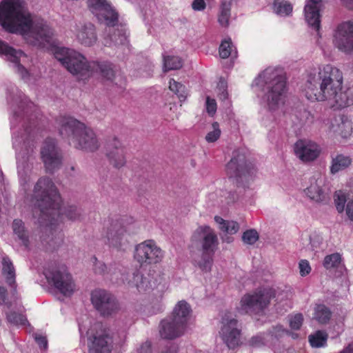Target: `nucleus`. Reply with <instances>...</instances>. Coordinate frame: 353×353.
<instances>
[{
	"label": "nucleus",
	"instance_id": "nucleus-3",
	"mask_svg": "<svg viewBox=\"0 0 353 353\" xmlns=\"http://www.w3.org/2000/svg\"><path fill=\"white\" fill-rule=\"evenodd\" d=\"M343 83V74L339 68L322 65L308 74L305 95L310 101H326L333 108H343L353 105V85L345 88Z\"/></svg>",
	"mask_w": 353,
	"mask_h": 353
},
{
	"label": "nucleus",
	"instance_id": "nucleus-30",
	"mask_svg": "<svg viewBox=\"0 0 353 353\" xmlns=\"http://www.w3.org/2000/svg\"><path fill=\"white\" fill-rule=\"evenodd\" d=\"M191 312L190 305L185 301L182 300L175 305L172 318L174 319L175 322L186 329Z\"/></svg>",
	"mask_w": 353,
	"mask_h": 353
},
{
	"label": "nucleus",
	"instance_id": "nucleus-53",
	"mask_svg": "<svg viewBox=\"0 0 353 353\" xmlns=\"http://www.w3.org/2000/svg\"><path fill=\"white\" fill-rule=\"evenodd\" d=\"M192 8L195 11H202L206 8V3L204 0H194Z\"/></svg>",
	"mask_w": 353,
	"mask_h": 353
},
{
	"label": "nucleus",
	"instance_id": "nucleus-54",
	"mask_svg": "<svg viewBox=\"0 0 353 353\" xmlns=\"http://www.w3.org/2000/svg\"><path fill=\"white\" fill-rule=\"evenodd\" d=\"M34 340L37 341V343L41 347H42L43 349H46L47 347L48 343H47V339L45 336L40 335V334H34Z\"/></svg>",
	"mask_w": 353,
	"mask_h": 353
},
{
	"label": "nucleus",
	"instance_id": "nucleus-40",
	"mask_svg": "<svg viewBox=\"0 0 353 353\" xmlns=\"http://www.w3.org/2000/svg\"><path fill=\"white\" fill-rule=\"evenodd\" d=\"M182 60L176 56L163 57V70L164 71L171 70H178L182 67Z\"/></svg>",
	"mask_w": 353,
	"mask_h": 353
},
{
	"label": "nucleus",
	"instance_id": "nucleus-4",
	"mask_svg": "<svg viewBox=\"0 0 353 353\" xmlns=\"http://www.w3.org/2000/svg\"><path fill=\"white\" fill-rule=\"evenodd\" d=\"M30 202L32 206L33 216L41 225L52 229L63 214L70 220H76L81 216V210L71 205L61 209L60 196L52 181L47 177L40 178L34 185Z\"/></svg>",
	"mask_w": 353,
	"mask_h": 353
},
{
	"label": "nucleus",
	"instance_id": "nucleus-22",
	"mask_svg": "<svg viewBox=\"0 0 353 353\" xmlns=\"http://www.w3.org/2000/svg\"><path fill=\"white\" fill-rule=\"evenodd\" d=\"M77 41L85 47L94 46L98 40L97 30L90 22H78L72 30Z\"/></svg>",
	"mask_w": 353,
	"mask_h": 353
},
{
	"label": "nucleus",
	"instance_id": "nucleus-18",
	"mask_svg": "<svg viewBox=\"0 0 353 353\" xmlns=\"http://www.w3.org/2000/svg\"><path fill=\"white\" fill-rule=\"evenodd\" d=\"M91 301L94 308L103 316H110L119 309L114 296L105 290H93L91 293Z\"/></svg>",
	"mask_w": 353,
	"mask_h": 353
},
{
	"label": "nucleus",
	"instance_id": "nucleus-7",
	"mask_svg": "<svg viewBox=\"0 0 353 353\" xmlns=\"http://www.w3.org/2000/svg\"><path fill=\"white\" fill-rule=\"evenodd\" d=\"M90 11L98 21L105 26L103 34V43L112 47L127 43L125 31L119 24L118 13L106 0H88Z\"/></svg>",
	"mask_w": 353,
	"mask_h": 353
},
{
	"label": "nucleus",
	"instance_id": "nucleus-52",
	"mask_svg": "<svg viewBox=\"0 0 353 353\" xmlns=\"http://www.w3.org/2000/svg\"><path fill=\"white\" fill-rule=\"evenodd\" d=\"M206 109L207 112L210 114L213 115L216 110V103L214 99L207 97L206 99Z\"/></svg>",
	"mask_w": 353,
	"mask_h": 353
},
{
	"label": "nucleus",
	"instance_id": "nucleus-32",
	"mask_svg": "<svg viewBox=\"0 0 353 353\" xmlns=\"http://www.w3.org/2000/svg\"><path fill=\"white\" fill-rule=\"evenodd\" d=\"M128 274L122 272L120 266L116 263L108 265L105 279H109L116 283H125Z\"/></svg>",
	"mask_w": 353,
	"mask_h": 353
},
{
	"label": "nucleus",
	"instance_id": "nucleus-34",
	"mask_svg": "<svg viewBox=\"0 0 353 353\" xmlns=\"http://www.w3.org/2000/svg\"><path fill=\"white\" fill-rule=\"evenodd\" d=\"M12 230L14 234L17 236L20 243L26 248H29L28 236L24 228L23 223L21 220L15 219L12 223Z\"/></svg>",
	"mask_w": 353,
	"mask_h": 353
},
{
	"label": "nucleus",
	"instance_id": "nucleus-61",
	"mask_svg": "<svg viewBox=\"0 0 353 353\" xmlns=\"http://www.w3.org/2000/svg\"><path fill=\"white\" fill-rule=\"evenodd\" d=\"M236 196L234 194H232V198H230L229 200L227 201L228 203L233 202L236 199Z\"/></svg>",
	"mask_w": 353,
	"mask_h": 353
},
{
	"label": "nucleus",
	"instance_id": "nucleus-58",
	"mask_svg": "<svg viewBox=\"0 0 353 353\" xmlns=\"http://www.w3.org/2000/svg\"><path fill=\"white\" fill-rule=\"evenodd\" d=\"M341 2L342 5L347 9H353V0H341Z\"/></svg>",
	"mask_w": 353,
	"mask_h": 353
},
{
	"label": "nucleus",
	"instance_id": "nucleus-20",
	"mask_svg": "<svg viewBox=\"0 0 353 353\" xmlns=\"http://www.w3.org/2000/svg\"><path fill=\"white\" fill-rule=\"evenodd\" d=\"M41 156L48 172H53L60 168L61 154L54 139H47L45 141L41 150Z\"/></svg>",
	"mask_w": 353,
	"mask_h": 353
},
{
	"label": "nucleus",
	"instance_id": "nucleus-1",
	"mask_svg": "<svg viewBox=\"0 0 353 353\" xmlns=\"http://www.w3.org/2000/svg\"><path fill=\"white\" fill-rule=\"evenodd\" d=\"M8 100L13 108L10 120L12 147L16 151L17 172L21 186L26 191L30 181L35 148L37 129L34 123L28 126L34 105L17 88L8 90Z\"/></svg>",
	"mask_w": 353,
	"mask_h": 353
},
{
	"label": "nucleus",
	"instance_id": "nucleus-49",
	"mask_svg": "<svg viewBox=\"0 0 353 353\" xmlns=\"http://www.w3.org/2000/svg\"><path fill=\"white\" fill-rule=\"evenodd\" d=\"M269 334L257 335L253 336L250 340L249 343L251 346L259 347L262 345L266 344V343L269 340Z\"/></svg>",
	"mask_w": 353,
	"mask_h": 353
},
{
	"label": "nucleus",
	"instance_id": "nucleus-17",
	"mask_svg": "<svg viewBox=\"0 0 353 353\" xmlns=\"http://www.w3.org/2000/svg\"><path fill=\"white\" fill-rule=\"evenodd\" d=\"M254 165L246 160L245 155L239 151H235L233 157L228 163L226 172L230 178L248 179L255 172Z\"/></svg>",
	"mask_w": 353,
	"mask_h": 353
},
{
	"label": "nucleus",
	"instance_id": "nucleus-14",
	"mask_svg": "<svg viewBox=\"0 0 353 353\" xmlns=\"http://www.w3.org/2000/svg\"><path fill=\"white\" fill-rule=\"evenodd\" d=\"M165 279L160 273H149L146 276L134 272L129 275L126 284L129 288L136 289L140 293H144L154 288H164Z\"/></svg>",
	"mask_w": 353,
	"mask_h": 353
},
{
	"label": "nucleus",
	"instance_id": "nucleus-55",
	"mask_svg": "<svg viewBox=\"0 0 353 353\" xmlns=\"http://www.w3.org/2000/svg\"><path fill=\"white\" fill-rule=\"evenodd\" d=\"M134 353H152L150 343L147 341L143 343Z\"/></svg>",
	"mask_w": 353,
	"mask_h": 353
},
{
	"label": "nucleus",
	"instance_id": "nucleus-13",
	"mask_svg": "<svg viewBox=\"0 0 353 353\" xmlns=\"http://www.w3.org/2000/svg\"><path fill=\"white\" fill-rule=\"evenodd\" d=\"M219 335L229 349H234L240 344L241 327L234 314L225 312L221 319Z\"/></svg>",
	"mask_w": 353,
	"mask_h": 353
},
{
	"label": "nucleus",
	"instance_id": "nucleus-62",
	"mask_svg": "<svg viewBox=\"0 0 353 353\" xmlns=\"http://www.w3.org/2000/svg\"><path fill=\"white\" fill-rule=\"evenodd\" d=\"M350 191H351V194H352V195L351 196V197H352V198H353V183H352V185L351 186V190H350Z\"/></svg>",
	"mask_w": 353,
	"mask_h": 353
},
{
	"label": "nucleus",
	"instance_id": "nucleus-26",
	"mask_svg": "<svg viewBox=\"0 0 353 353\" xmlns=\"http://www.w3.org/2000/svg\"><path fill=\"white\" fill-rule=\"evenodd\" d=\"M336 208L339 213L345 211L348 219L353 221V198L350 192L344 190L336 191L334 194Z\"/></svg>",
	"mask_w": 353,
	"mask_h": 353
},
{
	"label": "nucleus",
	"instance_id": "nucleus-27",
	"mask_svg": "<svg viewBox=\"0 0 353 353\" xmlns=\"http://www.w3.org/2000/svg\"><path fill=\"white\" fill-rule=\"evenodd\" d=\"M185 329L172 318L164 319L161 322L159 333L162 338L172 339L182 335Z\"/></svg>",
	"mask_w": 353,
	"mask_h": 353
},
{
	"label": "nucleus",
	"instance_id": "nucleus-37",
	"mask_svg": "<svg viewBox=\"0 0 353 353\" xmlns=\"http://www.w3.org/2000/svg\"><path fill=\"white\" fill-rule=\"evenodd\" d=\"M331 317L330 309L323 304H318L314 307V319L320 323H326Z\"/></svg>",
	"mask_w": 353,
	"mask_h": 353
},
{
	"label": "nucleus",
	"instance_id": "nucleus-44",
	"mask_svg": "<svg viewBox=\"0 0 353 353\" xmlns=\"http://www.w3.org/2000/svg\"><path fill=\"white\" fill-rule=\"evenodd\" d=\"M221 129L217 122H214L212 124V130H210L206 136L205 140L208 143H214L221 136Z\"/></svg>",
	"mask_w": 353,
	"mask_h": 353
},
{
	"label": "nucleus",
	"instance_id": "nucleus-15",
	"mask_svg": "<svg viewBox=\"0 0 353 353\" xmlns=\"http://www.w3.org/2000/svg\"><path fill=\"white\" fill-rule=\"evenodd\" d=\"M333 46L344 54H349L353 46V21L347 20L338 23L332 30Z\"/></svg>",
	"mask_w": 353,
	"mask_h": 353
},
{
	"label": "nucleus",
	"instance_id": "nucleus-2",
	"mask_svg": "<svg viewBox=\"0 0 353 353\" xmlns=\"http://www.w3.org/2000/svg\"><path fill=\"white\" fill-rule=\"evenodd\" d=\"M0 26L8 32L21 34L33 46H54V30L43 19L32 14L23 0L0 3Z\"/></svg>",
	"mask_w": 353,
	"mask_h": 353
},
{
	"label": "nucleus",
	"instance_id": "nucleus-48",
	"mask_svg": "<svg viewBox=\"0 0 353 353\" xmlns=\"http://www.w3.org/2000/svg\"><path fill=\"white\" fill-rule=\"evenodd\" d=\"M303 317L301 314H296L289 317V323L292 329L299 330L303 323Z\"/></svg>",
	"mask_w": 353,
	"mask_h": 353
},
{
	"label": "nucleus",
	"instance_id": "nucleus-36",
	"mask_svg": "<svg viewBox=\"0 0 353 353\" xmlns=\"http://www.w3.org/2000/svg\"><path fill=\"white\" fill-rule=\"evenodd\" d=\"M214 221L219 225V229L230 234H236L239 230V225L236 221H225L220 216H216Z\"/></svg>",
	"mask_w": 353,
	"mask_h": 353
},
{
	"label": "nucleus",
	"instance_id": "nucleus-28",
	"mask_svg": "<svg viewBox=\"0 0 353 353\" xmlns=\"http://www.w3.org/2000/svg\"><path fill=\"white\" fill-rule=\"evenodd\" d=\"M351 122L343 117H335L330 121L329 132L343 138L348 137L352 133Z\"/></svg>",
	"mask_w": 353,
	"mask_h": 353
},
{
	"label": "nucleus",
	"instance_id": "nucleus-47",
	"mask_svg": "<svg viewBox=\"0 0 353 353\" xmlns=\"http://www.w3.org/2000/svg\"><path fill=\"white\" fill-rule=\"evenodd\" d=\"M94 271L95 274L102 275L105 279L108 269V265L105 264L103 261H98L94 258Z\"/></svg>",
	"mask_w": 353,
	"mask_h": 353
},
{
	"label": "nucleus",
	"instance_id": "nucleus-12",
	"mask_svg": "<svg viewBox=\"0 0 353 353\" xmlns=\"http://www.w3.org/2000/svg\"><path fill=\"white\" fill-rule=\"evenodd\" d=\"M274 296L272 289L265 288L245 294L241 300L239 310L242 312H259L263 310Z\"/></svg>",
	"mask_w": 353,
	"mask_h": 353
},
{
	"label": "nucleus",
	"instance_id": "nucleus-42",
	"mask_svg": "<svg viewBox=\"0 0 353 353\" xmlns=\"http://www.w3.org/2000/svg\"><path fill=\"white\" fill-rule=\"evenodd\" d=\"M327 339V334L321 331H318L314 334L309 336V342L313 347H321L325 346Z\"/></svg>",
	"mask_w": 353,
	"mask_h": 353
},
{
	"label": "nucleus",
	"instance_id": "nucleus-29",
	"mask_svg": "<svg viewBox=\"0 0 353 353\" xmlns=\"http://www.w3.org/2000/svg\"><path fill=\"white\" fill-rule=\"evenodd\" d=\"M325 181L323 177L313 179L310 181V185L305 192L306 195L315 202H322L326 199V194L323 189Z\"/></svg>",
	"mask_w": 353,
	"mask_h": 353
},
{
	"label": "nucleus",
	"instance_id": "nucleus-50",
	"mask_svg": "<svg viewBox=\"0 0 353 353\" xmlns=\"http://www.w3.org/2000/svg\"><path fill=\"white\" fill-rule=\"evenodd\" d=\"M289 332L286 330H285L281 325H277L274 327H273L272 331L269 334V338L274 337L276 339H278L279 337H281L282 336L285 334H288Z\"/></svg>",
	"mask_w": 353,
	"mask_h": 353
},
{
	"label": "nucleus",
	"instance_id": "nucleus-56",
	"mask_svg": "<svg viewBox=\"0 0 353 353\" xmlns=\"http://www.w3.org/2000/svg\"><path fill=\"white\" fill-rule=\"evenodd\" d=\"M220 92L219 93V99L221 101H225L228 99V92L225 89V85L223 83H221V87L219 88Z\"/></svg>",
	"mask_w": 353,
	"mask_h": 353
},
{
	"label": "nucleus",
	"instance_id": "nucleus-43",
	"mask_svg": "<svg viewBox=\"0 0 353 353\" xmlns=\"http://www.w3.org/2000/svg\"><path fill=\"white\" fill-rule=\"evenodd\" d=\"M233 46L231 39H225L222 41L219 47V55L222 59H226L229 57L232 53L234 57L236 56V50L232 49Z\"/></svg>",
	"mask_w": 353,
	"mask_h": 353
},
{
	"label": "nucleus",
	"instance_id": "nucleus-19",
	"mask_svg": "<svg viewBox=\"0 0 353 353\" xmlns=\"http://www.w3.org/2000/svg\"><path fill=\"white\" fill-rule=\"evenodd\" d=\"M0 56L12 63L14 70L23 79L28 80L30 77L28 70L21 63L26 59V55L21 50H16L6 42L0 39Z\"/></svg>",
	"mask_w": 353,
	"mask_h": 353
},
{
	"label": "nucleus",
	"instance_id": "nucleus-60",
	"mask_svg": "<svg viewBox=\"0 0 353 353\" xmlns=\"http://www.w3.org/2000/svg\"><path fill=\"white\" fill-rule=\"evenodd\" d=\"M281 353H295V350L292 348L283 350Z\"/></svg>",
	"mask_w": 353,
	"mask_h": 353
},
{
	"label": "nucleus",
	"instance_id": "nucleus-57",
	"mask_svg": "<svg viewBox=\"0 0 353 353\" xmlns=\"http://www.w3.org/2000/svg\"><path fill=\"white\" fill-rule=\"evenodd\" d=\"M7 290L3 287H0V304L5 303L6 300Z\"/></svg>",
	"mask_w": 353,
	"mask_h": 353
},
{
	"label": "nucleus",
	"instance_id": "nucleus-10",
	"mask_svg": "<svg viewBox=\"0 0 353 353\" xmlns=\"http://www.w3.org/2000/svg\"><path fill=\"white\" fill-rule=\"evenodd\" d=\"M44 274L48 283L64 296H70L75 292V282L65 265L49 266L46 269Z\"/></svg>",
	"mask_w": 353,
	"mask_h": 353
},
{
	"label": "nucleus",
	"instance_id": "nucleus-38",
	"mask_svg": "<svg viewBox=\"0 0 353 353\" xmlns=\"http://www.w3.org/2000/svg\"><path fill=\"white\" fill-rule=\"evenodd\" d=\"M274 12L281 17H287L292 12V4L285 0H276L273 4Z\"/></svg>",
	"mask_w": 353,
	"mask_h": 353
},
{
	"label": "nucleus",
	"instance_id": "nucleus-35",
	"mask_svg": "<svg viewBox=\"0 0 353 353\" xmlns=\"http://www.w3.org/2000/svg\"><path fill=\"white\" fill-rule=\"evenodd\" d=\"M231 2L230 1H223L219 8L218 21L223 27H227L229 25L230 18Z\"/></svg>",
	"mask_w": 353,
	"mask_h": 353
},
{
	"label": "nucleus",
	"instance_id": "nucleus-21",
	"mask_svg": "<svg viewBox=\"0 0 353 353\" xmlns=\"http://www.w3.org/2000/svg\"><path fill=\"white\" fill-rule=\"evenodd\" d=\"M294 153L302 162L307 163L316 160L321 154V147L314 141L300 139L294 145Z\"/></svg>",
	"mask_w": 353,
	"mask_h": 353
},
{
	"label": "nucleus",
	"instance_id": "nucleus-59",
	"mask_svg": "<svg viewBox=\"0 0 353 353\" xmlns=\"http://www.w3.org/2000/svg\"><path fill=\"white\" fill-rule=\"evenodd\" d=\"M79 332H80L81 334H83V332L84 331H85V330H86L85 326H84L83 325H81L80 323L79 325Z\"/></svg>",
	"mask_w": 353,
	"mask_h": 353
},
{
	"label": "nucleus",
	"instance_id": "nucleus-8",
	"mask_svg": "<svg viewBox=\"0 0 353 353\" xmlns=\"http://www.w3.org/2000/svg\"><path fill=\"white\" fill-rule=\"evenodd\" d=\"M59 124L61 136L74 148L89 152H94L99 148L100 143L94 130L76 119L61 117Z\"/></svg>",
	"mask_w": 353,
	"mask_h": 353
},
{
	"label": "nucleus",
	"instance_id": "nucleus-51",
	"mask_svg": "<svg viewBox=\"0 0 353 353\" xmlns=\"http://www.w3.org/2000/svg\"><path fill=\"white\" fill-rule=\"evenodd\" d=\"M300 274L302 276L307 275L311 271V267L307 260H301L299 264Z\"/></svg>",
	"mask_w": 353,
	"mask_h": 353
},
{
	"label": "nucleus",
	"instance_id": "nucleus-33",
	"mask_svg": "<svg viewBox=\"0 0 353 353\" xmlns=\"http://www.w3.org/2000/svg\"><path fill=\"white\" fill-rule=\"evenodd\" d=\"M352 163V159L349 156L344 154H337L332 157L330 167L332 174H336L339 171L343 170Z\"/></svg>",
	"mask_w": 353,
	"mask_h": 353
},
{
	"label": "nucleus",
	"instance_id": "nucleus-25",
	"mask_svg": "<svg viewBox=\"0 0 353 353\" xmlns=\"http://www.w3.org/2000/svg\"><path fill=\"white\" fill-rule=\"evenodd\" d=\"M106 156L114 167L119 168L125 165V149L119 139L113 138L108 142Z\"/></svg>",
	"mask_w": 353,
	"mask_h": 353
},
{
	"label": "nucleus",
	"instance_id": "nucleus-16",
	"mask_svg": "<svg viewBox=\"0 0 353 353\" xmlns=\"http://www.w3.org/2000/svg\"><path fill=\"white\" fill-rule=\"evenodd\" d=\"M86 333L89 353H108L110 351L111 339L101 323H95Z\"/></svg>",
	"mask_w": 353,
	"mask_h": 353
},
{
	"label": "nucleus",
	"instance_id": "nucleus-31",
	"mask_svg": "<svg viewBox=\"0 0 353 353\" xmlns=\"http://www.w3.org/2000/svg\"><path fill=\"white\" fill-rule=\"evenodd\" d=\"M2 274L6 283L12 288L15 289L16 285V272L14 266L11 260L5 256L2 260Z\"/></svg>",
	"mask_w": 353,
	"mask_h": 353
},
{
	"label": "nucleus",
	"instance_id": "nucleus-45",
	"mask_svg": "<svg viewBox=\"0 0 353 353\" xmlns=\"http://www.w3.org/2000/svg\"><path fill=\"white\" fill-rule=\"evenodd\" d=\"M259 237V236L256 230L251 229L243 232L242 240L245 244L253 245L258 241Z\"/></svg>",
	"mask_w": 353,
	"mask_h": 353
},
{
	"label": "nucleus",
	"instance_id": "nucleus-24",
	"mask_svg": "<svg viewBox=\"0 0 353 353\" xmlns=\"http://www.w3.org/2000/svg\"><path fill=\"white\" fill-rule=\"evenodd\" d=\"M105 238L110 247L118 250H124L129 243L126 230L119 223L111 224L107 230Z\"/></svg>",
	"mask_w": 353,
	"mask_h": 353
},
{
	"label": "nucleus",
	"instance_id": "nucleus-6",
	"mask_svg": "<svg viewBox=\"0 0 353 353\" xmlns=\"http://www.w3.org/2000/svg\"><path fill=\"white\" fill-rule=\"evenodd\" d=\"M252 85L256 88V91H261V103L270 111H276L283 105L286 79L281 70L266 68L254 79Z\"/></svg>",
	"mask_w": 353,
	"mask_h": 353
},
{
	"label": "nucleus",
	"instance_id": "nucleus-11",
	"mask_svg": "<svg viewBox=\"0 0 353 353\" xmlns=\"http://www.w3.org/2000/svg\"><path fill=\"white\" fill-rule=\"evenodd\" d=\"M133 256L141 267H147L161 263L164 252L154 240L148 239L135 246Z\"/></svg>",
	"mask_w": 353,
	"mask_h": 353
},
{
	"label": "nucleus",
	"instance_id": "nucleus-5",
	"mask_svg": "<svg viewBox=\"0 0 353 353\" xmlns=\"http://www.w3.org/2000/svg\"><path fill=\"white\" fill-rule=\"evenodd\" d=\"M54 57L61 63L67 70L85 81L94 74H99L102 79L112 81L115 71L113 65L108 61H88L80 52L64 47H56Z\"/></svg>",
	"mask_w": 353,
	"mask_h": 353
},
{
	"label": "nucleus",
	"instance_id": "nucleus-41",
	"mask_svg": "<svg viewBox=\"0 0 353 353\" xmlns=\"http://www.w3.org/2000/svg\"><path fill=\"white\" fill-rule=\"evenodd\" d=\"M342 263L341 255L339 253H334L327 255L323 260V266L327 270L339 268Z\"/></svg>",
	"mask_w": 353,
	"mask_h": 353
},
{
	"label": "nucleus",
	"instance_id": "nucleus-39",
	"mask_svg": "<svg viewBox=\"0 0 353 353\" xmlns=\"http://www.w3.org/2000/svg\"><path fill=\"white\" fill-rule=\"evenodd\" d=\"M169 89L177 95L180 101H184L188 96V91L186 87L174 79H170Z\"/></svg>",
	"mask_w": 353,
	"mask_h": 353
},
{
	"label": "nucleus",
	"instance_id": "nucleus-23",
	"mask_svg": "<svg viewBox=\"0 0 353 353\" xmlns=\"http://www.w3.org/2000/svg\"><path fill=\"white\" fill-rule=\"evenodd\" d=\"M323 8L322 0H306L304 7V16L307 24L312 28L320 38L321 14Z\"/></svg>",
	"mask_w": 353,
	"mask_h": 353
},
{
	"label": "nucleus",
	"instance_id": "nucleus-9",
	"mask_svg": "<svg viewBox=\"0 0 353 353\" xmlns=\"http://www.w3.org/2000/svg\"><path fill=\"white\" fill-rule=\"evenodd\" d=\"M193 242H201L203 254L199 260H194L199 268L203 272L211 270L212 255L218 245V239L212 228L203 225L199 227L192 236Z\"/></svg>",
	"mask_w": 353,
	"mask_h": 353
},
{
	"label": "nucleus",
	"instance_id": "nucleus-46",
	"mask_svg": "<svg viewBox=\"0 0 353 353\" xmlns=\"http://www.w3.org/2000/svg\"><path fill=\"white\" fill-rule=\"evenodd\" d=\"M8 321L14 325H25L27 320L21 314L17 312H10L7 315Z\"/></svg>",
	"mask_w": 353,
	"mask_h": 353
}]
</instances>
